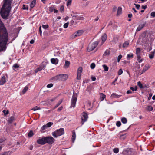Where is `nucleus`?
Here are the masks:
<instances>
[{
	"instance_id": "1",
	"label": "nucleus",
	"mask_w": 155,
	"mask_h": 155,
	"mask_svg": "<svg viewBox=\"0 0 155 155\" xmlns=\"http://www.w3.org/2000/svg\"><path fill=\"white\" fill-rule=\"evenodd\" d=\"M9 40L8 33L0 19V52L6 50Z\"/></svg>"
},
{
	"instance_id": "2",
	"label": "nucleus",
	"mask_w": 155,
	"mask_h": 155,
	"mask_svg": "<svg viewBox=\"0 0 155 155\" xmlns=\"http://www.w3.org/2000/svg\"><path fill=\"white\" fill-rule=\"evenodd\" d=\"M12 0H3V4L0 12L1 16L3 19L8 18L11 8V5Z\"/></svg>"
},
{
	"instance_id": "3",
	"label": "nucleus",
	"mask_w": 155,
	"mask_h": 155,
	"mask_svg": "<svg viewBox=\"0 0 155 155\" xmlns=\"http://www.w3.org/2000/svg\"><path fill=\"white\" fill-rule=\"evenodd\" d=\"M68 76L66 74H59L55 77H52L51 80L59 81H65L68 78Z\"/></svg>"
},
{
	"instance_id": "4",
	"label": "nucleus",
	"mask_w": 155,
	"mask_h": 155,
	"mask_svg": "<svg viewBox=\"0 0 155 155\" xmlns=\"http://www.w3.org/2000/svg\"><path fill=\"white\" fill-rule=\"evenodd\" d=\"M64 133V129L63 128H60L53 132L52 133V135L54 138H57L58 136L63 135Z\"/></svg>"
},
{
	"instance_id": "5",
	"label": "nucleus",
	"mask_w": 155,
	"mask_h": 155,
	"mask_svg": "<svg viewBox=\"0 0 155 155\" xmlns=\"http://www.w3.org/2000/svg\"><path fill=\"white\" fill-rule=\"evenodd\" d=\"M77 96L76 94L74 93L71 101V106L70 107L71 108L72 107L74 108L75 106L77 100Z\"/></svg>"
},
{
	"instance_id": "6",
	"label": "nucleus",
	"mask_w": 155,
	"mask_h": 155,
	"mask_svg": "<svg viewBox=\"0 0 155 155\" xmlns=\"http://www.w3.org/2000/svg\"><path fill=\"white\" fill-rule=\"evenodd\" d=\"M98 43V42L96 41L92 43L89 44L88 47L87 51L89 52L93 50L97 46Z\"/></svg>"
},
{
	"instance_id": "7",
	"label": "nucleus",
	"mask_w": 155,
	"mask_h": 155,
	"mask_svg": "<svg viewBox=\"0 0 155 155\" xmlns=\"http://www.w3.org/2000/svg\"><path fill=\"white\" fill-rule=\"evenodd\" d=\"M140 41L143 43H146L148 40V35L145 33L142 34L141 37L140 38Z\"/></svg>"
},
{
	"instance_id": "8",
	"label": "nucleus",
	"mask_w": 155,
	"mask_h": 155,
	"mask_svg": "<svg viewBox=\"0 0 155 155\" xmlns=\"http://www.w3.org/2000/svg\"><path fill=\"white\" fill-rule=\"evenodd\" d=\"M46 143L49 144H52L55 141L54 139L51 136L45 137Z\"/></svg>"
},
{
	"instance_id": "9",
	"label": "nucleus",
	"mask_w": 155,
	"mask_h": 155,
	"mask_svg": "<svg viewBox=\"0 0 155 155\" xmlns=\"http://www.w3.org/2000/svg\"><path fill=\"white\" fill-rule=\"evenodd\" d=\"M82 122L81 123L82 125H83L84 123L86 121L88 118V116L87 114L85 112H83L81 116Z\"/></svg>"
},
{
	"instance_id": "10",
	"label": "nucleus",
	"mask_w": 155,
	"mask_h": 155,
	"mask_svg": "<svg viewBox=\"0 0 155 155\" xmlns=\"http://www.w3.org/2000/svg\"><path fill=\"white\" fill-rule=\"evenodd\" d=\"M45 137L41 138L39 137V139L37 140V142L38 144L44 145L46 143Z\"/></svg>"
},
{
	"instance_id": "11",
	"label": "nucleus",
	"mask_w": 155,
	"mask_h": 155,
	"mask_svg": "<svg viewBox=\"0 0 155 155\" xmlns=\"http://www.w3.org/2000/svg\"><path fill=\"white\" fill-rule=\"evenodd\" d=\"M83 33V31L82 30H78L74 33L72 36V37L75 38L76 37L81 35Z\"/></svg>"
},
{
	"instance_id": "12",
	"label": "nucleus",
	"mask_w": 155,
	"mask_h": 155,
	"mask_svg": "<svg viewBox=\"0 0 155 155\" xmlns=\"http://www.w3.org/2000/svg\"><path fill=\"white\" fill-rule=\"evenodd\" d=\"M82 71V67H79L78 70L77 78L78 80L81 78V73Z\"/></svg>"
},
{
	"instance_id": "13",
	"label": "nucleus",
	"mask_w": 155,
	"mask_h": 155,
	"mask_svg": "<svg viewBox=\"0 0 155 155\" xmlns=\"http://www.w3.org/2000/svg\"><path fill=\"white\" fill-rule=\"evenodd\" d=\"M136 54L137 56V58L139 60L141 58L140 49L139 48H137L136 49Z\"/></svg>"
},
{
	"instance_id": "14",
	"label": "nucleus",
	"mask_w": 155,
	"mask_h": 155,
	"mask_svg": "<svg viewBox=\"0 0 155 155\" xmlns=\"http://www.w3.org/2000/svg\"><path fill=\"white\" fill-rule=\"evenodd\" d=\"M73 18H73V19H74V20H83L84 19V18L80 16H78V15H73V16H72Z\"/></svg>"
},
{
	"instance_id": "15",
	"label": "nucleus",
	"mask_w": 155,
	"mask_h": 155,
	"mask_svg": "<svg viewBox=\"0 0 155 155\" xmlns=\"http://www.w3.org/2000/svg\"><path fill=\"white\" fill-rule=\"evenodd\" d=\"M6 82V80L5 76H3L0 80V85H2Z\"/></svg>"
},
{
	"instance_id": "16",
	"label": "nucleus",
	"mask_w": 155,
	"mask_h": 155,
	"mask_svg": "<svg viewBox=\"0 0 155 155\" xmlns=\"http://www.w3.org/2000/svg\"><path fill=\"white\" fill-rule=\"evenodd\" d=\"M145 23H144L143 24H141L137 28L136 31L138 32L140 31L145 26Z\"/></svg>"
},
{
	"instance_id": "17",
	"label": "nucleus",
	"mask_w": 155,
	"mask_h": 155,
	"mask_svg": "<svg viewBox=\"0 0 155 155\" xmlns=\"http://www.w3.org/2000/svg\"><path fill=\"white\" fill-rule=\"evenodd\" d=\"M45 67L44 65L43 64H42L40 66L39 68H37L35 70V73H37L38 71H40L44 68Z\"/></svg>"
},
{
	"instance_id": "18",
	"label": "nucleus",
	"mask_w": 155,
	"mask_h": 155,
	"mask_svg": "<svg viewBox=\"0 0 155 155\" xmlns=\"http://www.w3.org/2000/svg\"><path fill=\"white\" fill-rule=\"evenodd\" d=\"M51 61L52 64H57L58 62V60L57 58H51Z\"/></svg>"
},
{
	"instance_id": "19",
	"label": "nucleus",
	"mask_w": 155,
	"mask_h": 155,
	"mask_svg": "<svg viewBox=\"0 0 155 155\" xmlns=\"http://www.w3.org/2000/svg\"><path fill=\"white\" fill-rule=\"evenodd\" d=\"M107 38V35L106 34L104 33L101 37V39L102 43H103L106 40Z\"/></svg>"
},
{
	"instance_id": "20",
	"label": "nucleus",
	"mask_w": 155,
	"mask_h": 155,
	"mask_svg": "<svg viewBox=\"0 0 155 155\" xmlns=\"http://www.w3.org/2000/svg\"><path fill=\"white\" fill-rule=\"evenodd\" d=\"M121 95H119L115 93H113L111 96V97L112 98H118L120 97Z\"/></svg>"
},
{
	"instance_id": "21",
	"label": "nucleus",
	"mask_w": 155,
	"mask_h": 155,
	"mask_svg": "<svg viewBox=\"0 0 155 155\" xmlns=\"http://www.w3.org/2000/svg\"><path fill=\"white\" fill-rule=\"evenodd\" d=\"M155 53V50L153 52H151L149 54V57L150 59H152L154 57Z\"/></svg>"
},
{
	"instance_id": "22",
	"label": "nucleus",
	"mask_w": 155,
	"mask_h": 155,
	"mask_svg": "<svg viewBox=\"0 0 155 155\" xmlns=\"http://www.w3.org/2000/svg\"><path fill=\"white\" fill-rule=\"evenodd\" d=\"M70 64V62L68 61H65V64L64 65V67L65 68H67L69 67Z\"/></svg>"
},
{
	"instance_id": "23",
	"label": "nucleus",
	"mask_w": 155,
	"mask_h": 155,
	"mask_svg": "<svg viewBox=\"0 0 155 155\" xmlns=\"http://www.w3.org/2000/svg\"><path fill=\"white\" fill-rule=\"evenodd\" d=\"M122 8L121 7H119L117 9V16H119L122 13Z\"/></svg>"
},
{
	"instance_id": "24",
	"label": "nucleus",
	"mask_w": 155,
	"mask_h": 155,
	"mask_svg": "<svg viewBox=\"0 0 155 155\" xmlns=\"http://www.w3.org/2000/svg\"><path fill=\"white\" fill-rule=\"evenodd\" d=\"M76 138L75 132L74 131L72 132V141L74 142V141Z\"/></svg>"
},
{
	"instance_id": "25",
	"label": "nucleus",
	"mask_w": 155,
	"mask_h": 155,
	"mask_svg": "<svg viewBox=\"0 0 155 155\" xmlns=\"http://www.w3.org/2000/svg\"><path fill=\"white\" fill-rule=\"evenodd\" d=\"M14 120V117L13 116H11L8 119V121L10 123H12Z\"/></svg>"
},
{
	"instance_id": "26",
	"label": "nucleus",
	"mask_w": 155,
	"mask_h": 155,
	"mask_svg": "<svg viewBox=\"0 0 155 155\" xmlns=\"http://www.w3.org/2000/svg\"><path fill=\"white\" fill-rule=\"evenodd\" d=\"M35 0H33V1H32L30 4V7L31 8H32L34 7L35 5Z\"/></svg>"
},
{
	"instance_id": "27",
	"label": "nucleus",
	"mask_w": 155,
	"mask_h": 155,
	"mask_svg": "<svg viewBox=\"0 0 155 155\" xmlns=\"http://www.w3.org/2000/svg\"><path fill=\"white\" fill-rule=\"evenodd\" d=\"M129 45V42L127 41H125V42H124L123 45V47L124 48H126L128 47Z\"/></svg>"
},
{
	"instance_id": "28",
	"label": "nucleus",
	"mask_w": 155,
	"mask_h": 155,
	"mask_svg": "<svg viewBox=\"0 0 155 155\" xmlns=\"http://www.w3.org/2000/svg\"><path fill=\"white\" fill-rule=\"evenodd\" d=\"M34 135L33 131L32 130H30L28 133V135L29 137H32Z\"/></svg>"
},
{
	"instance_id": "29",
	"label": "nucleus",
	"mask_w": 155,
	"mask_h": 155,
	"mask_svg": "<svg viewBox=\"0 0 155 155\" xmlns=\"http://www.w3.org/2000/svg\"><path fill=\"white\" fill-rule=\"evenodd\" d=\"M11 154V152L10 151H8L5 152L3 153L0 154V155H10Z\"/></svg>"
},
{
	"instance_id": "30",
	"label": "nucleus",
	"mask_w": 155,
	"mask_h": 155,
	"mask_svg": "<svg viewBox=\"0 0 155 155\" xmlns=\"http://www.w3.org/2000/svg\"><path fill=\"white\" fill-rule=\"evenodd\" d=\"M106 96L103 93L100 94V100L103 101L105 98Z\"/></svg>"
},
{
	"instance_id": "31",
	"label": "nucleus",
	"mask_w": 155,
	"mask_h": 155,
	"mask_svg": "<svg viewBox=\"0 0 155 155\" xmlns=\"http://www.w3.org/2000/svg\"><path fill=\"white\" fill-rule=\"evenodd\" d=\"M121 121L122 123L126 124L127 121V119L125 117H123L121 119Z\"/></svg>"
},
{
	"instance_id": "32",
	"label": "nucleus",
	"mask_w": 155,
	"mask_h": 155,
	"mask_svg": "<svg viewBox=\"0 0 155 155\" xmlns=\"http://www.w3.org/2000/svg\"><path fill=\"white\" fill-rule=\"evenodd\" d=\"M102 66L104 68V70L105 71H108L109 68L107 65L105 64H104L102 65Z\"/></svg>"
},
{
	"instance_id": "33",
	"label": "nucleus",
	"mask_w": 155,
	"mask_h": 155,
	"mask_svg": "<svg viewBox=\"0 0 155 155\" xmlns=\"http://www.w3.org/2000/svg\"><path fill=\"white\" fill-rule=\"evenodd\" d=\"M40 108L38 106H35V107L33 108L31 110L34 111H36L38 110H40Z\"/></svg>"
},
{
	"instance_id": "34",
	"label": "nucleus",
	"mask_w": 155,
	"mask_h": 155,
	"mask_svg": "<svg viewBox=\"0 0 155 155\" xmlns=\"http://www.w3.org/2000/svg\"><path fill=\"white\" fill-rule=\"evenodd\" d=\"M133 58V54H128L127 55V60H129L130 58Z\"/></svg>"
},
{
	"instance_id": "35",
	"label": "nucleus",
	"mask_w": 155,
	"mask_h": 155,
	"mask_svg": "<svg viewBox=\"0 0 155 155\" xmlns=\"http://www.w3.org/2000/svg\"><path fill=\"white\" fill-rule=\"evenodd\" d=\"M28 88L27 86H26L25 87L22 91V92L23 94H24L26 92V91L28 90Z\"/></svg>"
},
{
	"instance_id": "36",
	"label": "nucleus",
	"mask_w": 155,
	"mask_h": 155,
	"mask_svg": "<svg viewBox=\"0 0 155 155\" xmlns=\"http://www.w3.org/2000/svg\"><path fill=\"white\" fill-rule=\"evenodd\" d=\"M62 100H60L58 103L57 104L55 105V106L54 107V108H57L61 103L62 102Z\"/></svg>"
},
{
	"instance_id": "37",
	"label": "nucleus",
	"mask_w": 155,
	"mask_h": 155,
	"mask_svg": "<svg viewBox=\"0 0 155 155\" xmlns=\"http://www.w3.org/2000/svg\"><path fill=\"white\" fill-rule=\"evenodd\" d=\"M110 54V51L108 50H107L105 51L104 55L106 56L107 55H108Z\"/></svg>"
},
{
	"instance_id": "38",
	"label": "nucleus",
	"mask_w": 155,
	"mask_h": 155,
	"mask_svg": "<svg viewBox=\"0 0 155 155\" xmlns=\"http://www.w3.org/2000/svg\"><path fill=\"white\" fill-rule=\"evenodd\" d=\"M147 109L148 111H151L153 109V108L151 106H148L147 107Z\"/></svg>"
},
{
	"instance_id": "39",
	"label": "nucleus",
	"mask_w": 155,
	"mask_h": 155,
	"mask_svg": "<svg viewBox=\"0 0 155 155\" xmlns=\"http://www.w3.org/2000/svg\"><path fill=\"white\" fill-rule=\"evenodd\" d=\"M137 85L140 88H143L142 84L140 81L137 82Z\"/></svg>"
},
{
	"instance_id": "40",
	"label": "nucleus",
	"mask_w": 155,
	"mask_h": 155,
	"mask_svg": "<svg viewBox=\"0 0 155 155\" xmlns=\"http://www.w3.org/2000/svg\"><path fill=\"white\" fill-rule=\"evenodd\" d=\"M53 124V123L52 122H49L47 123L46 125L48 127H51Z\"/></svg>"
},
{
	"instance_id": "41",
	"label": "nucleus",
	"mask_w": 155,
	"mask_h": 155,
	"mask_svg": "<svg viewBox=\"0 0 155 155\" xmlns=\"http://www.w3.org/2000/svg\"><path fill=\"white\" fill-rule=\"evenodd\" d=\"M95 67V64L94 63H93L91 64L90 65V67L91 69H94Z\"/></svg>"
},
{
	"instance_id": "42",
	"label": "nucleus",
	"mask_w": 155,
	"mask_h": 155,
	"mask_svg": "<svg viewBox=\"0 0 155 155\" xmlns=\"http://www.w3.org/2000/svg\"><path fill=\"white\" fill-rule=\"evenodd\" d=\"M22 9L24 10H28V6H26L25 5H23Z\"/></svg>"
},
{
	"instance_id": "43",
	"label": "nucleus",
	"mask_w": 155,
	"mask_h": 155,
	"mask_svg": "<svg viewBox=\"0 0 155 155\" xmlns=\"http://www.w3.org/2000/svg\"><path fill=\"white\" fill-rule=\"evenodd\" d=\"M114 152L115 153H117L119 152V149L118 148H115L113 150Z\"/></svg>"
},
{
	"instance_id": "44",
	"label": "nucleus",
	"mask_w": 155,
	"mask_h": 155,
	"mask_svg": "<svg viewBox=\"0 0 155 155\" xmlns=\"http://www.w3.org/2000/svg\"><path fill=\"white\" fill-rule=\"evenodd\" d=\"M122 57V56L120 54L119 55L117 58V62H120V61L121 59V58Z\"/></svg>"
},
{
	"instance_id": "45",
	"label": "nucleus",
	"mask_w": 155,
	"mask_h": 155,
	"mask_svg": "<svg viewBox=\"0 0 155 155\" xmlns=\"http://www.w3.org/2000/svg\"><path fill=\"white\" fill-rule=\"evenodd\" d=\"M43 28L45 29H47L48 28L49 26L48 25H42Z\"/></svg>"
},
{
	"instance_id": "46",
	"label": "nucleus",
	"mask_w": 155,
	"mask_h": 155,
	"mask_svg": "<svg viewBox=\"0 0 155 155\" xmlns=\"http://www.w3.org/2000/svg\"><path fill=\"white\" fill-rule=\"evenodd\" d=\"M147 69L144 67L143 69L142 70V72L140 74H143L144 72H145L146 71H147Z\"/></svg>"
},
{
	"instance_id": "47",
	"label": "nucleus",
	"mask_w": 155,
	"mask_h": 155,
	"mask_svg": "<svg viewBox=\"0 0 155 155\" xmlns=\"http://www.w3.org/2000/svg\"><path fill=\"white\" fill-rule=\"evenodd\" d=\"M72 0H68L67 2V6L70 5L71 3Z\"/></svg>"
},
{
	"instance_id": "48",
	"label": "nucleus",
	"mask_w": 155,
	"mask_h": 155,
	"mask_svg": "<svg viewBox=\"0 0 155 155\" xmlns=\"http://www.w3.org/2000/svg\"><path fill=\"white\" fill-rule=\"evenodd\" d=\"M122 73L123 71L121 69H119V70L118 71V75H121L122 74Z\"/></svg>"
},
{
	"instance_id": "49",
	"label": "nucleus",
	"mask_w": 155,
	"mask_h": 155,
	"mask_svg": "<svg viewBox=\"0 0 155 155\" xmlns=\"http://www.w3.org/2000/svg\"><path fill=\"white\" fill-rule=\"evenodd\" d=\"M116 125L117 127H120L121 125V123L120 121H118L116 122Z\"/></svg>"
},
{
	"instance_id": "50",
	"label": "nucleus",
	"mask_w": 155,
	"mask_h": 155,
	"mask_svg": "<svg viewBox=\"0 0 155 155\" xmlns=\"http://www.w3.org/2000/svg\"><path fill=\"white\" fill-rule=\"evenodd\" d=\"M53 86V84L52 83L48 84L47 85V88H51Z\"/></svg>"
},
{
	"instance_id": "51",
	"label": "nucleus",
	"mask_w": 155,
	"mask_h": 155,
	"mask_svg": "<svg viewBox=\"0 0 155 155\" xmlns=\"http://www.w3.org/2000/svg\"><path fill=\"white\" fill-rule=\"evenodd\" d=\"M68 22L65 23L64 25V27L65 28H67L68 26Z\"/></svg>"
},
{
	"instance_id": "52",
	"label": "nucleus",
	"mask_w": 155,
	"mask_h": 155,
	"mask_svg": "<svg viewBox=\"0 0 155 155\" xmlns=\"http://www.w3.org/2000/svg\"><path fill=\"white\" fill-rule=\"evenodd\" d=\"M3 112L4 113V114L5 115H6L8 114L9 113V111L8 110L6 111V110H3Z\"/></svg>"
},
{
	"instance_id": "53",
	"label": "nucleus",
	"mask_w": 155,
	"mask_h": 155,
	"mask_svg": "<svg viewBox=\"0 0 155 155\" xmlns=\"http://www.w3.org/2000/svg\"><path fill=\"white\" fill-rule=\"evenodd\" d=\"M47 127H47V126H46V125H44L41 127V129L42 130H44Z\"/></svg>"
},
{
	"instance_id": "54",
	"label": "nucleus",
	"mask_w": 155,
	"mask_h": 155,
	"mask_svg": "<svg viewBox=\"0 0 155 155\" xmlns=\"http://www.w3.org/2000/svg\"><path fill=\"white\" fill-rule=\"evenodd\" d=\"M13 67H14L15 68H17L19 67V66L17 64H15L13 66Z\"/></svg>"
},
{
	"instance_id": "55",
	"label": "nucleus",
	"mask_w": 155,
	"mask_h": 155,
	"mask_svg": "<svg viewBox=\"0 0 155 155\" xmlns=\"http://www.w3.org/2000/svg\"><path fill=\"white\" fill-rule=\"evenodd\" d=\"M64 6L63 5H62L61 7L60 8V10L61 12H62L63 11H64Z\"/></svg>"
},
{
	"instance_id": "56",
	"label": "nucleus",
	"mask_w": 155,
	"mask_h": 155,
	"mask_svg": "<svg viewBox=\"0 0 155 155\" xmlns=\"http://www.w3.org/2000/svg\"><path fill=\"white\" fill-rule=\"evenodd\" d=\"M151 16L153 17H155V12H153L151 14Z\"/></svg>"
},
{
	"instance_id": "57",
	"label": "nucleus",
	"mask_w": 155,
	"mask_h": 155,
	"mask_svg": "<svg viewBox=\"0 0 155 155\" xmlns=\"http://www.w3.org/2000/svg\"><path fill=\"white\" fill-rule=\"evenodd\" d=\"M5 140V139L4 138H0V143H2Z\"/></svg>"
},
{
	"instance_id": "58",
	"label": "nucleus",
	"mask_w": 155,
	"mask_h": 155,
	"mask_svg": "<svg viewBox=\"0 0 155 155\" xmlns=\"http://www.w3.org/2000/svg\"><path fill=\"white\" fill-rule=\"evenodd\" d=\"M63 107L61 106L60 107H59L58 109V111H61L63 109Z\"/></svg>"
},
{
	"instance_id": "59",
	"label": "nucleus",
	"mask_w": 155,
	"mask_h": 155,
	"mask_svg": "<svg viewBox=\"0 0 155 155\" xmlns=\"http://www.w3.org/2000/svg\"><path fill=\"white\" fill-rule=\"evenodd\" d=\"M145 67L148 70L150 67V66L149 64H147Z\"/></svg>"
},
{
	"instance_id": "60",
	"label": "nucleus",
	"mask_w": 155,
	"mask_h": 155,
	"mask_svg": "<svg viewBox=\"0 0 155 155\" xmlns=\"http://www.w3.org/2000/svg\"><path fill=\"white\" fill-rule=\"evenodd\" d=\"M152 96V94L151 93H150L149 94V96L148 98V100H150Z\"/></svg>"
},
{
	"instance_id": "61",
	"label": "nucleus",
	"mask_w": 155,
	"mask_h": 155,
	"mask_svg": "<svg viewBox=\"0 0 155 155\" xmlns=\"http://www.w3.org/2000/svg\"><path fill=\"white\" fill-rule=\"evenodd\" d=\"M39 31L40 35L41 36L42 31L41 30V26H40L39 28Z\"/></svg>"
},
{
	"instance_id": "62",
	"label": "nucleus",
	"mask_w": 155,
	"mask_h": 155,
	"mask_svg": "<svg viewBox=\"0 0 155 155\" xmlns=\"http://www.w3.org/2000/svg\"><path fill=\"white\" fill-rule=\"evenodd\" d=\"M147 8V6L146 5H142V9H146Z\"/></svg>"
},
{
	"instance_id": "63",
	"label": "nucleus",
	"mask_w": 155,
	"mask_h": 155,
	"mask_svg": "<svg viewBox=\"0 0 155 155\" xmlns=\"http://www.w3.org/2000/svg\"><path fill=\"white\" fill-rule=\"evenodd\" d=\"M91 80L93 81H94L96 80V78L95 77L92 76L91 77Z\"/></svg>"
},
{
	"instance_id": "64",
	"label": "nucleus",
	"mask_w": 155,
	"mask_h": 155,
	"mask_svg": "<svg viewBox=\"0 0 155 155\" xmlns=\"http://www.w3.org/2000/svg\"><path fill=\"white\" fill-rule=\"evenodd\" d=\"M54 10L53 8L52 7H50L49 8V11L51 12H52Z\"/></svg>"
}]
</instances>
